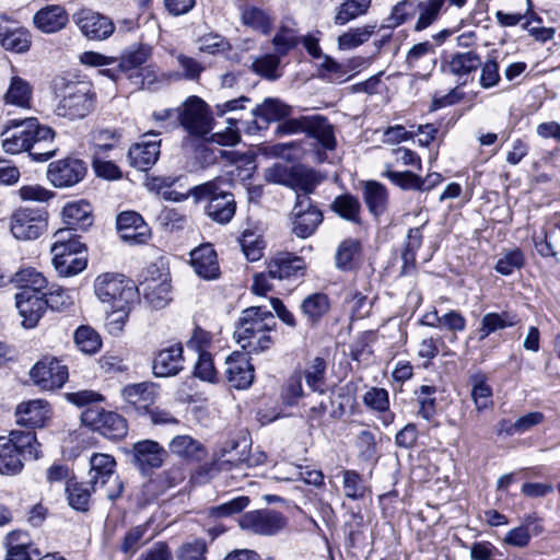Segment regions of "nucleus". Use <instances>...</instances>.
I'll list each match as a JSON object with an SVG mask.
<instances>
[{
	"mask_svg": "<svg viewBox=\"0 0 560 560\" xmlns=\"http://www.w3.org/2000/svg\"><path fill=\"white\" fill-rule=\"evenodd\" d=\"M275 326V316L270 311L261 306H250L241 313L234 338L248 353H260L272 346L271 331Z\"/></svg>",
	"mask_w": 560,
	"mask_h": 560,
	"instance_id": "obj_1",
	"label": "nucleus"
},
{
	"mask_svg": "<svg viewBox=\"0 0 560 560\" xmlns=\"http://www.w3.org/2000/svg\"><path fill=\"white\" fill-rule=\"evenodd\" d=\"M231 182L217 177L189 190L196 202L207 201L206 213L213 221L224 224L232 220L236 210L234 196L231 194Z\"/></svg>",
	"mask_w": 560,
	"mask_h": 560,
	"instance_id": "obj_2",
	"label": "nucleus"
},
{
	"mask_svg": "<svg viewBox=\"0 0 560 560\" xmlns=\"http://www.w3.org/2000/svg\"><path fill=\"white\" fill-rule=\"evenodd\" d=\"M94 292L101 302L109 304L115 312L127 313L130 305L139 300V288L120 273L106 272L97 276Z\"/></svg>",
	"mask_w": 560,
	"mask_h": 560,
	"instance_id": "obj_3",
	"label": "nucleus"
},
{
	"mask_svg": "<svg viewBox=\"0 0 560 560\" xmlns=\"http://www.w3.org/2000/svg\"><path fill=\"white\" fill-rule=\"evenodd\" d=\"M55 88L61 94L55 109L57 116L69 119L83 118L93 109L95 94L90 83L66 81L61 78L55 81Z\"/></svg>",
	"mask_w": 560,
	"mask_h": 560,
	"instance_id": "obj_4",
	"label": "nucleus"
},
{
	"mask_svg": "<svg viewBox=\"0 0 560 560\" xmlns=\"http://www.w3.org/2000/svg\"><path fill=\"white\" fill-rule=\"evenodd\" d=\"M90 482L105 489V497L114 501L124 491V483L116 475V460L109 454L95 453L90 458Z\"/></svg>",
	"mask_w": 560,
	"mask_h": 560,
	"instance_id": "obj_5",
	"label": "nucleus"
},
{
	"mask_svg": "<svg viewBox=\"0 0 560 560\" xmlns=\"http://www.w3.org/2000/svg\"><path fill=\"white\" fill-rule=\"evenodd\" d=\"M277 132L282 135L306 132L325 150H334L336 147L332 126L322 116H306L284 120L278 126Z\"/></svg>",
	"mask_w": 560,
	"mask_h": 560,
	"instance_id": "obj_6",
	"label": "nucleus"
},
{
	"mask_svg": "<svg viewBox=\"0 0 560 560\" xmlns=\"http://www.w3.org/2000/svg\"><path fill=\"white\" fill-rule=\"evenodd\" d=\"M179 109V125L189 135L203 137L212 129V114L208 104L199 96L187 97Z\"/></svg>",
	"mask_w": 560,
	"mask_h": 560,
	"instance_id": "obj_7",
	"label": "nucleus"
},
{
	"mask_svg": "<svg viewBox=\"0 0 560 560\" xmlns=\"http://www.w3.org/2000/svg\"><path fill=\"white\" fill-rule=\"evenodd\" d=\"M84 425L110 440H119L128 432L127 420L115 411L90 407L81 415Z\"/></svg>",
	"mask_w": 560,
	"mask_h": 560,
	"instance_id": "obj_8",
	"label": "nucleus"
},
{
	"mask_svg": "<svg viewBox=\"0 0 560 560\" xmlns=\"http://www.w3.org/2000/svg\"><path fill=\"white\" fill-rule=\"evenodd\" d=\"M38 124V120L34 117L7 121L0 133L3 150L10 154L26 152L30 149L33 136L36 133Z\"/></svg>",
	"mask_w": 560,
	"mask_h": 560,
	"instance_id": "obj_9",
	"label": "nucleus"
},
{
	"mask_svg": "<svg viewBox=\"0 0 560 560\" xmlns=\"http://www.w3.org/2000/svg\"><path fill=\"white\" fill-rule=\"evenodd\" d=\"M323 218L322 211L311 197H296L291 211L292 232L301 238L310 237L323 222Z\"/></svg>",
	"mask_w": 560,
	"mask_h": 560,
	"instance_id": "obj_10",
	"label": "nucleus"
},
{
	"mask_svg": "<svg viewBox=\"0 0 560 560\" xmlns=\"http://www.w3.org/2000/svg\"><path fill=\"white\" fill-rule=\"evenodd\" d=\"M33 383L43 390L62 387L68 380V366L56 358H44L30 372Z\"/></svg>",
	"mask_w": 560,
	"mask_h": 560,
	"instance_id": "obj_11",
	"label": "nucleus"
},
{
	"mask_svg": "<svg viewBox=\"0 0 560 560\" xmlns=\"http://www.w3.org/2000/svg\"><path fill=\"white\" fill-rule=\"evenodd\" d=\"M240 527L256 535L271 536L279 533L287 524L284 516L275 510H256L243 514Z\"/></svg>",
	"mask_w": 560,
	"mask_h": 560,
	"instance_id": "obj_12",
	"label": "nucleus"
},
{
	"mask_svg": "<svg viewBox=\"0 0 560 560\" xmlns=\"http://www.w3.org/2000/svg\"><path fill=\"white\" fill-rule=\"evenodd\" d=\"M72 21L81 33L92 40L107 39L115 31V25L109 18L86 8L75 12Z\"/></svg>",
	"mask_w": 560,
	"mask_h": 560,
	"instance_id": "obj_13",
	"label": "nucleus"
},
{
	"mask_svg": "<svg viewBox=\"0 0 560 560\" xmlns=\"http://www.w3.org/2000/svg\"><path fill=\"white\" fill-rule=\"evenodd\" d=\"M52 417L50 404L45 399L20 402L14 410L15 423L31 430L45 428Z\"/></svg>",
	"mask_w": 560,
	"mask_h": 560,
	"instance_id": "obj_14",
	"label": "nucleus"
},
{
	"mask_svg": "<svg viewBox=\"0 0 560 560\" xmlns=\"http://www.w3.org/2000/svg\"><path fill=\"white\" fill-rule=\"evenodd\" d=\"M85 174V163L71 158L50 163L47 171L48 179L58 188L74 186L84 178Z\"/></svg>",
	"mask_w": 560,
	"mask_h": 560,
	"instance_id": "obj_15",
	"label": "nucleus"
},
{
	"mask_svg": "<svg viewBox=\"0 0 560 560\" xmlns=\"http://www.w3.org/2000/svg\"><path fill=\"white\" fill-rule=\"evenodd\" d=\"M46 229L44 212L32 209H20L11 218V232L19 240H35Z\"/></svg>",
	"mask_w": 560,
	"mask_h": 560,
	"instance_id": "obj_16",
	"label": "nucleus"
},
{
	"mask_svg": "<svg viewBox=\"0 0 560 560\" xmlns=\"http://www.w3.org/2000/svg\"><path fill=\"white\" fill-rule=\"evenodd\" d=\"M225 381L236 389L248 388L254 381V366L246 353L233 352L225 359Z\"/></svg>",
	"mask_w": 560,
	"mask_h": 560,
	"instance_id": "obj_17",
	"label": "nucleus"
},
{
	"mask_svg": "<svg viewBox=\"0 0 560 560\" xmlns=\"http://www.w3.org/2000/svg\"><path fill=\"white\" fill-rule=\"evenodd\" d=\"M155 132L144 133L141 140L132 144L128 150L129 163L139 171L150 170L159 160L161 153V140H151L156 137Z\"/></svg>",
	"mask_w": 560,
	"mask_h": 560,
	"instance_id": "obj_18",
	"label": "nucleus"
},
{
	"mask_svg": "<svg viewBox=\"0 0 560 560\" xmlns=\"http://www.w3.org/2000/svg\"><path fill=\"white\" fill-rule=\"evenodd\" d=\"M15 306L23 318L22 325L25 328H34L47 308L44 293L35 294L30 290L15 294Z\"/></svg>",
	"mask_w": 560,
	"mask_h": 560,
	"instance_id": "obj_19",
	"label": "nucleus"
},
{
	"mask_svg": "<svg viewBox=\"0 0 560 560\" xmlns=\"http://www.w3.org/2000/svg\"><path fill=\"white\" fill-rule=\"evenodd\" d=\"M121 240L131 244H143L150 237V229L142 217L135 211L121 212L116 220Z\"/></svg>",
	"mask_w": 560,
	"mask_h": 560,
	"instance_id": "obj_20",
	"label": "nucleus"
},
{
	"mask_svg": "<svg viewBox=\"0 0 560 560\" xmlns=\"http://www.w3.org/2000/svg\"><path fill=\"white\" fill-rule=\"evenodd\" d=\"M190 265L194 271L205 280L220 277L218 255L211 244H202L190 252Z\"/></svg>",
	"mask_w": 560,
	"mask_h": 560,
	"instance_id": "obj_21",
	"label": "nucleus"
},
{
	"mask_svg": "<svg viewBox=\"0 0 560 560\" xmlns=\"http://www.w3.org/2000/svg\"><path fill=\"white\" fill-rule=\"evenodd\" d=\"M165 455V450L152 440L139 441L132 446V462L143 472L160 468Z\"/></svg>",
	"mask_w": 560,
	"mask_h": 560,
	"instance_id": "obj_22",
	"label": "nucleus"
},
{
	"mask_svg": "<svg viewBox=\"0 0 560 560\" xmlns=\"http://www.w3.org/2000/svg\"><path fill=\"white\" fill-rule=\"evenodd\" d=\"M544 530L542 520L536 513L526 514L520 526L505 534L503 542L512 547L525 548L529 545L532 536H538Z\"/></svg>",
	"mask_w": 560,
	"mask_h": 560,
	"instance_id": "obj_23",
	"label": "nucleus"
},
{
	"mask_svg": "<svg viewBox=\"0 0 560 560\" xmlns=\"http://www.w3.org/2000/svg\"><path fill=\"white\" fill-rule=\"evenodd\" d=\"M183 361L182 345H172L155 354L152 363V372L156 377L174 376L183 370Z\"/></svg>",
	"mask_w": 560,
	"mask_h": 560,
	"instance_id": "obj_24",
	"label": "nucleus"
},
{
	"mask_svg": "<svg viewBox=\"0 0 560 560\" xmlns=\"http://www.w3.org/2000/svg\"><path fill=\"white\" fill-rule=\"evenodd\" d=\"M34 25L43 33L52 34L63 30L69 15L60 4H49L38 10L33 18Z\"/></svg>",
	"mask_w": 560,
	"mask_h": 560,
	"instance_id": "obj_25",
	"label": "nucleus"
},
{
	"mask_svg": "<svg viewBox=\"0 0 560 560\" xmlns=\"http://www.w3.org/2000/svg\"><path fill=\"white\" fill-rule=\"evenodd\" d=\"M62 221L63 230L86 231L93 223L91 205L84 200L68 202L62 209Z\"/></svg>",
	"mask_w": 560,
	"mask_h": 560,
	"instance_id": "obj_26",
	"label": "nucleus"
},
{
	"mask_svg": "<svg viewBox=\"0 0 560 560\" xmlns=\"http://www.w3.org/2000/svg\"><path fill=\"white\" fill-rule=\"evenodd\" d=\"M121 396L137 411L144 412L154 404L155 385L151 382L129 384L121 389Z\"/></svg>",
	"mask_w": 560,
	"mask_h": 560,
	"instance_id": "obj_27",
	"label": "nucleus"
},
{
	"mask_svg": "<svg viewBox=\"0 0 560 560\" xmlns=\"http://www.w3.org/2000/svg\"><path fill=\"white\" fill-rule=\"evenodd\" d=\"M55 132L48 127L38 124L36 133L31 140L28 152L30 156L36 162H45L52 158L57 148L54 144Z\"/></svg>",
	"mask_w": 560,
	"mask_h": 560,
	"instance_id": "obj_28",
	"label": "nucleus"
},
{
	"mask_svg": "<svg viewBox=\"0 0 560 560\" xmlns=\"http://www.w3.org/2000/svg\"><path fill=\"white\" fill-rule=\"evenodd\" d=\"M290 114V107L276 98H267L260 105L252 109L254 117L253 125L257 130L266 129L270 121L287 117Z\"/></svg>",
	"mask_w": 560,
	"mask_h": 560,
	"instance_id": "obj_29",
	"label": "nucleus"
},
{
	"mask_svg": "<svg viewBox=\"0 0 560 560\" xmlns=\"http://www.w3.org/2000/svg\"><path fill=\"white\" fill-rule=\"evenodd\" d=\"M268 266L270 267V275L277 277V280H284L303 275L305 261L294 254L280 253L270 260Z\"/></svg>",
	"mask_w": 560,
	"mask_h": 560,
	"instance_id": "obj_30",
	"label": "nucleus"
},
{
	"mask_svg": "<svg viewBox=\"0 0 560 560\" xmlns=\"http://www.w3.org/2000/svg\"><path fill=\"white\" fill-rule=\"evenodd\" d=\"M168 450L173 455L188 462H200L206 456L203 445L187 434L173 438L168 444Z\"/></svg>",
	"mask_w": 560,
	"mask_h": 560,
	"instance_id": "obj_31",
	"label": "nucleus"
},
{
	"mask_svg": "<svg viewBox=\"0 0 560 560\" xmlns=\"http://www.w3.org/2000/svg\"><path fill=\"white\" fill-rule=\"evenodd\" d=\"M322 177L314 170L307 168L303 165L292 166V172L288 187L296 192V197L306 195L310 197L320 183Z\"/></svg>",
	"mask_w": 560,
	"mask_h": 560,
	"instance_id": "obj_32",
	"label": "nucleus"
},
{
	"mask_svg": "<svg viewBox=\"0 0 560 560\" xmlns=\"http://www.w3.org/2000/svg\"><path fill=\"white\" fill-rule=\"evenodd\" d=\"M32 553L39 556L26 533L13 530L8 534L5 560H33Z\"/></svg>",
	"mask_w": 560,
	"mask_h": 560,
	"instance_id": "obj_33",
	"label": "nucleus"
},
{
	"mask_svg": "<svg viewBox=\"0 0 560 560\" xmlns=\"http://www.w3.org/2000/svg\"><path fill=\"white\" fill-rule=\"evenodd\" d=\"M4 440L9 441L26 459H37L40 456V444L34 430H12L8 436H4Z\"/></svg>",
	"mask_w": 560,
	"mask_h": 560,
	"instance_id": "obj_34",
	"label": "nucleus"
},
{
	"mask_svg": "<svg viewBox=\"0 0 560 560\" xmlns=\"http://www.w3.org/2000/svg\"><path fill=\"white\" fill-rule=\"evenodd\" d=\"M481 66V60L475 51L457 52L446 65V71L456 75L460 84H466L470 73Z\"/></svg>",
	"mask_w": 560,
	"mask_h": 560,
	"instance_id": "obj_35",
	"label": "nucleus"
},
{
	"mask_svg": "<svg viewBox=\"0 0 560 560\" xmlns=\"http://www.w3.org/2000/svg\"><path fill=\"white\" fill-rule=\"evenodd\" d=\"M32 95L33 88L30 82L19 75H13L3 95V102L5 105L30 108Z\"/></svg>",
	"mask_w": 560,
	"mask_h": 560,
	"instance_id": "obj_36",
	"label": "nucleus"
},
{
	"mask_svg": "<svg viewBox=\"0 0 560 560\" xmlns=\"http://www.w3.org/2000/svg\"><path fill=\"white\" fill-rule=\"evenodd\" d=\"M142 292L144 301L153 308H163L171 301V284L166 280L154 279L140 283L139 293Z\"/></svg>",
	"mask_w": 560,
	"mask_h": 560,
	"instance_id": "obj_37",
	"label": "nucleus"
},
{
	"mask_svg": "<svg viewBox=\"0 0 560 560\" xmlns=\"http://www.w3.org/2000/svg\"><path fill=\"white\" fill-rule=\"evenodd\" d=\"M517 323V316L514 313L508 311H503L501 313H487L482 316L480 320V327L478 329V339L481 341L486 339L489 335L498 330L513 327Z\"/></svg>",
	"mask_w": 560,
	"mask_h": 560,
	"instance_id": "obj_38",
	"label": "nucleus"
},
{
	"mask_svg": "<svg viewBox=\"0 0 560 560\" xmlns=\"http://www.w3.org/2000/svg\"><path fill=\"white\" fill-rule=\"evenodd\" d=\"M54 238L51 245L52 258H62L65 255L84 253L85 250V246L79 241L78 235L68 230H58Z\"/></svg>",
	"mask_w": 560,
	"mask_h": 560,
	"instance_id": "obj_39",
	"label": "nucleus"
},
{
	"mask_svg": "<svg viewBox=\"0 0 560 560\" xmlns=\"http://www.w3.org/2000/svg\"><path fill=\"white\" fill-rule=\"evenodd\" d=\"M96 489L97 487H93L90 481L79 482L75 480H69L66 487L69 505L77 511H88L91 493L92 491H96Z\"/></svg>",
	"mask_w": 560,
	"mask_h": 560,
	"instance_id": "obj_40",
	"label": "nucleus"
},
{
	"mask_svg": "<svg viewBox=\"0 0 560 560\" xmlns=\"http://www.w3.org/2000/svg\"><path fill=\"white\" fill-rule=\"evenodd\" d=\"M372 0H342L336 8L334 23L342 26L357 18L368 13Z\"/></svg>",
	"mask_w": 560,
	"mask_h": 560,
	"instance_id": "obj_41",
	"label": "nucleus"
},
{
	"mask_svg": "<svg viewBox=\"0 0 560 560\" xmlns=\"http://www.w3.org/2000/svg\"><path fill=\"white\" fill-rule=\"evenodd\" d=\"M26 460L4 436H0V474L16 475L23 469Z\"/></svg>",
	"mask_w": 560,
	"mask_h": 560,
	"instance_id": "obj_42",
	"label": "nucleus"
},
{
	"mask_svg": "<svg viewBox=\"0 0 560 560\" xmlns=\"http://www.w3.org/2000/svg\"><path fill=\"white\" fill-rule=\"evenodd\" d=\"M0 45L10 51L25 52L31 47V34L23 27L13 30L0 28Z\"/></svg>",
	"mask_w": 560,
	"mask_h": 560,
	"instance_id": "obj_43",
	"label": "nucleus"
},
{
	"mask_svg": "<svg viewBox=\"0 0 560 560\" xmlns=\"http://www.w3.org/2000/svg\"><path fill=\"white\" fill-rule=\"evenodd\" d=\"M73 340L77 348L84 354H95L102 348L100 334L88 325H81L75 329Z\"/></svg>",
	"mask_w": 560,
	"mask_h": 560,
	"instance_id": "obj_44",
	"label": "nucleus"
},
{
	"mask_svg": "<svg viewBox=\"0 0 560 560\" xmlns=\"http://www.w3.org/2000/svg\"><path fill=\"white\" fill-rule=\"evenodd\" d=\"M364 201L373 215L382 214L387 205L386 188L377 182H368L364 186Z\"/></svg>",
	"mask_w": 560,
	"mask_h": 560,
	"instance_id": "obj_45",
	"label": "nucleus"
},
{
	"mask_svg": "<svg viewBox=\"0 0 560 560\" xmlns=\"http://www.w3.org/2000/svg\"><path fill=\"white\" fill-rule=\"evenodd\" d=\"M361 253V243L358 240L347 238L340 243L336 250L335 262L339 270L348 271L354 267V260Z\"/></svg>",
	"mask_w": 560,
	"mask_h": 560,
	"instance_id": "obj_46",
	"label": "nucleus"
},
{
	"mask_svg": "<svg viewBox=\"0 0 560 560\" xmlns=\"http://www.w3.org/2000/svg\"><path fill=\"white\" fill-rule=\"evenodd\" d=\"M375 30V24L350 28L338 37V47L342 50L357 48L366 43Z\"/></svg>",
	"mask_w": 560,
	"mask_h": 560,
	"instance_id": "obj_47",
	"label": "nucleus"
},
{
	"mask_svg": "<svg viewBox=\"0 0 560 560\" xmlns=\"http://www.w3.org/2000/svg\"><path fill=\"white\" fill-rule=\"evenodd\" d=\"M471 383V399L478 411H482L492 406V388L487 383V377L483 374H476L470 377Z\"/></svg>",
	"mask_w": 560,
	"mask_h": 560,
	"instance_id": "obj_48",
	"label": "nucleus"
},
{
	"mask_svg": "<svg viewBox=\"0 0 560 560\" xmlns=\"http://www.w3.org/2000/svg\"><path fill=\"white\" fill-rule=\"evenodd\" d=\"M443 0H419L418 20L415 24V31L421 32L432 25L439 18Z\"/></svg>",
	"mask_w": 560,
	"mask_h": 560,
	"instance_id": "obj_49",
	"label": "nucleus"
},
{
	"mask_svg": "<svg viewBox=\"0 0 560 560\" xmlns=\"http://www.w3.org/2000/svg\"><path fill=\"white\" fill-rule=\"evenodd\" d=\"M524 265V252L518 247H514L502 253L494 266V270L502 276H510L515 270L523 268Z\"/></svg>",
	"mask_w": 560,
	"mask_h": 560,
	"instance_id": "obj_50",
	"label": "nucleus"
},
{
	"mask_svg": "<svg viewBox=\"0 0 560 560\" xmlns=\"http://www.w3.org/2000/svg\"><path fill=\"white\" fill-rule=\"evenodd\" d=\"M55 269L60 276H74L86 268L88 259L84 253L65 255L62 258H52Z\"/></svg>",
	"mask_w": 560,
	"mask_h": 560,
	"instance_id": "obj_51",
	"label": "nucleus"
},
{
	"mask_svg": "<svg viewBox=\"0 0 560 560\" xmlns=\"http://www.w3.org/2000/svg\"><path fill=\"white\" fill-rule=\"evenodd\" d=\"M151 55V48L149 46H140L135 50L127 51L120 59L118 68L120 72L128 75L131 72H136L143 63L147 62Z\"/></svg>",
	"mask_w": 560,
	"mask_h": 560,
	"instance_id": "obj_52",
	"label": "nucleus"
},
{
	"mask_svg": "<svg viewBox=\"0 0 560 560\" xmlns=\"http://www.w3.org/2000/svg\"><path fill=\"white\" fill-rule=\"evenodd\" d=\"M242 21L245 25L265 35L272 27V19L264 10L255 7H245L243 9Z\"/></svg>",
	"mask_w": 560,
	"mask_h": 560,
	"instance_id": "obj_53",
	"label": "nucleus"
},
{
	"mask_svg": "<svg viewBox=\"0 0 560 560\" xmlns=\"http://www.w3.org/2000/svg\"><path fill=\"white\" fill-rule=\"evenodd\" d=\"M301 308L308 320L314 323L328 312L329 300L324 293H314L303 300Z\"/></svg>",
	"mask_w": 560,
	"mask_h": 560,
	"instance_id": "obj_54",
	"label": "nucleus"
},
{
	"mask_svg": "<svg viewBox=\"0 0 560 560\" xmlns=\"http://www.w3.org/2000/svg\"><path fill=\"white\" fill-rule=\"evenodd\" d=\"M149 523L140 524L131 527L125 535L121 545L120 551L128 556H133L139 548L148 541L150 538L145 539V535L149 530Z\"/></svg>",
	"mask_w": 560,
	"mask_h": 560,
	"instance_id": "obj_55",
	"label": "nucleus"
},
{
	"mask_svg": "<svg viewBox=\"0 0 560 560\" xmlns=\"http://www.w3.org/2000/svg\"><path fill=\"white\" fill-rule=\"evenodd\" d=\"M419 10V0H401L394 5L387 18L388 27H397L411 20Z\"/></svg>",
	"mask_w": 560,
	"mask_h": 560,
	"instance_id": "obj_56",
	"label": "nucleus"
},
{
	"mask_svg": "<svg viewBox=\"0 0 560 560\" xmlns=\"http://www.w3.org/2000/svg\"><path fill=\"white\" fill-rule=\"evenodd\" d=\"M360 202L351 195H341L335 198L331 209L345 220L359 222Z\"/></svg>",
	"mask_w": 560,
	"mask_h": 560,
	"instance_id": "obj_57",
	"label": "nucleus"
},
{
	"mask_svg": "<svg viewBox=\"0 0 560 560\" xmlns=\"http://www.w3.org/2000/svg\"><path fill=\"white\" fill-rule=\"evenodd\" d=\"M326 373V361L316 357L313 359L305 370V381L313 392L324 393Z\"/></svg>",
	"mask_w": 560,
	"mask_h": 560,
	"instance_id": "obj_58",
	"label": "nucleus"
},
{
	"mask_svg": "<svg viewBox=\"0 0 560 560\" xmlns=\"http://www.w3.org/2000/svg\"><path fill=\"white\" fill-rule=\"evenodd\" d=\"M419 404L418 413L425 420H431L435 415V394L436 387L421 385L416 392Z\"/></svg>",
	"mask_w": 560,
	"mask_h": 560,
	"instance_id": "obj_59",
	"label": "nucleus"
},
{
	"mask_svg": "<svg viewBox=\"0 0 560 560\" xmlns=\"http://www.w3.org/2000/svg\"><path fill=\"white\" fill-rule=\"evenodd\" d=\"M384 175L395 185L406 190H422V178L411 172H396L388 165Z\"/></svg>",
	"mask_w": 560,
	"mask_h": 560,
	"instance_id": "obj_60",
	"label": "nucleus"
},
{
	"mask_svg": "<svg viewBox=\"0 0 560 560\" xmlns=\"http://www.w3.org/2000/svg\"><path fill=\"white\" fill-rule=\"evenodd\" d=\"M291 470L288 476H276L278 481H295L303 480L307 485L320 486L324 482V475L320 470H311L299 466L289 465Z\"/></svg>",
	"mask_w": 560,
	"mask_h": 560,
	"instance_id": "obj_61",
	"label": "nucleus"
},
{
	"mask_svg": "<svg viewBox=\"0 0 560 560\" xmlns=\"http://www.w3.org/2000/svg\"><path fill=\"white\" fill-rule=\"evenodd\" d=\"M343 489L347 498L358 500L363 498L365 487L361 476L355 470L343 471Z\"/></svg>",
	"mask_w": 560,
	"mask_h": 560,
	"instance_id": "obj_62",
	"label": "nucleus"
},
{
	"mask_svg": "<svg viewBox=\"0 0 560 560\" xmlns=\"http://www.w3.org/2000/svg\"><path fill=\"white\" fill-rule=\"evenodd\" d=\"M93 145H94V156H98L100 154L114 149L118 141V135L108 129L97 130L93 133Z\"/></svg>",
	"mask_w": 560,
	"mask_h": 560,
	"instance_id": "obj_63",
	"label": "nucleus"
},
{
	"mask_svg": "<svg viewBox=\"0 0 560 560\" xmlns=\"http://www.w3.org/2000/svg\"><path fill=\"white\" fill-rule=\"evenodd\" d=\"M128 79L140 89H151L159 82V73L156 68L150 65L131 72Z\"/></svg>",
	"mask_w": 560,
	"mask_h": 560,
	"instance_id": "obj_64",
	"label": "nucleus"
}]
</instances>
